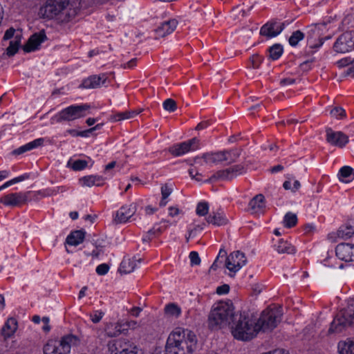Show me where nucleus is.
<instances>
[{"instance_id":"14","label":"nucleus","mask_w":354,"mask_h":354,"mask_svg":"<svg viewBox=\"0 0 354 354\" xmlns=\"http://www.w3.org/2000/svg\"><path fill=\"white\" fill-rule=\"evenodd\" d=\"M199 147V140L193 138L187 141L174 145L169 149V151L174 156H180L186 153L198 149Z\"/></svg>"},{"instance_id":"34","label":"nucleus","mask_w":354,"mask_h":354,"mask_svg":"<svg viewBox=\"0 0 354 354\" xmlns=\"http://www.w3.org/2000/svg\"><path fill=\"white\" fill-rule=\"evenodd\" d=\"M241 149H232L230 150L223 151L225 159L224 161H227L228 164L233 163L236 161L241 155Z\"/></svg>"},{"instance_id":"52","label":"nucleus","mask_w":354,"mask_h":354,"mask_svg":"<svg viewBox=\"0 0 354 354\" xmlns=\"http://www.w3.org/2000/svg\"><path fill=\"white\" fill-rule=\"evenodd\" d=\"M171 192L172 189L167 184H165L161 187V194L163 198H167Z\"/></svg>"},{"instance_id":"43","label":"nucleus","mask_w":354,"mask_h":354,"mask_svg":"<svg viewBox=\"0 0 354 354\" xmlns=\"http://www.w3.org/2000/svg\"><path fill=\"white\" fill-rule=\"evenodd\" d=\"M209 211V204L207 202H199L197 204L196 213L200 216H204L207 214Z\"/></svg>"},{"instance_id":"64","label":"nucleus","mask_w":354,"mask_h":354,"mask_svg":"<svg viewBox=\"0 0 354 354\" xmlns=\"http://www.w3.org/2000/svg\"><path fill=\"white\" fill-rule=\"evenodd\" d=\"M283 169V167L281 165H277L272 167L270 169V171L272 173H277V172L282 171Z\"/></svg>"},{"instance_id":"23","label":"nucleus","mask_w":354,"mask_h":354,"mask_svg":"<svg viewBox=\"0 0 354 354\" xmlns=\"http://www.w3.org/2000/svg\"><path fill=\"white\" fill-rule=\"evenodd\" d=\"M206 221L208 223L217 226L225 225L228 223V219L221 208H218L216 211H212L206 218Z\"/></svg>"},{"instance_id":"44","label":"nucleus","mask_w":354,"mask_h":354,"mask_svg":"<svg viewBox=\"0 0 354 354\" xmlns=\"http://www.w3.org/2000/svg\"><path fill=\"white\" fill-rule=\"evenodd\" d=\"M68 165H71V167L74 171H81L87 167L88 162L84 160L78 159L73 161L72 164L71 163V161H68Z\"/></svg>"},{"instance_id":"21","label":"nucleus","mask_w":354,"mask_h":354,"mask_svg":"<svg viewBox=\"0 0 354 354\" xmlns=\"http://www.w3.org/2000/svg\"><path fill=\"white\" fill-rule=\"evenodd\" d=\"M106 80V74L102 73L99 75H93L82 80L79 86L80 88L93 89L104 84Z\"/></svg>"},{"instance_id":"61","label":"nucleus","mask_w":354,"mask_h":354,"mask_svg":"<svg viewBox=\"0 0 354 354\" xmlns=\"http://www.w3.org/2000/svg\"><path fill=\"white\" fill-rule=\"evenodd\" d=\"M189 174L190 176L192 178H195L196 180L200 181L201 179L196 178V176L200 175L197 171H196L194 169H189Z\"/></svg>"},{"instance_id":"40","label":"nucleus","mask_w":354,"mask_h":354,"mask_svg":"<svg viewBox=\"0 0 354 354\" xmlns=\"http://www.w3.org/2000/svg\"><path fill=\"white\" fill-rule=\"evenodd\" d=\"M297 223V216L295 214L288 212L283 217V224L287 228H291Z\"/></svg>"},{"instance_id":"53","label":"nucleus","mask_w":354,"mask_h":354,"mask_svg":"<svg viewBox=\"0 0 354 354\" xmlns=\"http://www.w3.org/2000/svg\"><path fill=\"white\" fill-rule=\"evenodd\" d=\"M230 291V286L227 284H223L218 286L216 288V293L218 295H225Z\"/></svg>"},{"instance_id":"5","label":"nucleus","mask_w":354,"mask_h":354,"mask_svg":"<svg viewBox=\"0 0 354 354\" xmlns=\"http://www.w3.org/2000/svg\"><path fill=\"white\" fill-rule=\"evenodd\" d=\"M81 344V339L73 334L63 336L61 339H49L44 345V354H69L72 347Z\"/></svg>"},{"instance_id":"25","label":"nucleus","mask_w":354,"mask_h":354,"mask_svg":"<svg viewBox=\"0 0 354 354\" xmlns=\"http://www.w3.org/2000/svg\"><path fill=\"white\" fill-rule=\"evenodd\" d=\"M44 139L42 138H37L31 141L24 145L19 147V148L13 150L12 154L15 156L21 155L28 151L35 149L44 144Z\"/></svg>"},{"instance_id":"2","label":"nucleus","mask_w":354,"mask_h":354,"mask_svg":"<svg viewBox=\"0 0 354 354\" xmlns=\"http://www.w3.org/2000/svg\"><path fill=\"white\" fill-rule=\"evenodd\" d=\"M39 13L45 19L57 17L62 22L67 23L76 16L77 10L70 4L69 0H47Z\"/></svg>"},{"instance_id":"54","label":"nucleus","mask_w":354,"mask_h":354,"mask_svg":"<svg viewBox=\"0 0 354 354\" xmlns=\"http://www.w3.org/2000/svg\"><path fill=\"white\" fill-rule=\"evenodd\" d=\"M205 224L202 223L201 225H196L193 229L189 230V236H194L196 235L198 231H202L204 229Z\"/></svg>"},{"instance_id":"27","label":"nucleus","mask_w":354,"mask_h":354,"mask_svg":"<svg viewBox=\"0 0 354 354\" xmlns=\"http://www.w3.org/2000/svg\"><path fill=\"white\" fill-rule=\"evenodd\" d=\"M142 109H136V110H130V111H126L123 112H117V113H113L112 115H111V120H112L114 122H118L123 120H127L131 119L138 115Z\"/></svg>"},{"instance_id":"46","label":"nucleus","mask_w":354,"mask_h":354,"mask_svg":"<svg viewBox=\"0 0 354 354\" xmlns=\"http://www.w3.org/2000/svg\"><path fill=\"white\" fill-rule=\"evenodd\" d=\"M330 115L339 120L346 117L345 110L340 106H335L330 111Z\"/></svg>"},{"instance_id":"48","label":"nucleus","mask_w":354,"mask_h":354,"mask_svg":"<svg viewBox=\"0 0 354 354\" xmlns=\"http://www.w3.org/2000/svg\"><path fill=\"white\" fill-rule=\"evenodd\" d=\"M189 257L190 259L191 265L198 266L201 263V258L197 252L192 251L189 253Z\"/></svg>"},{"instance_id":"4","label":"nucleus","mask_w":354,"mask_h":354,"mask_svg":"<svg viewBox=\"0 0 354 354\" xmlns=\"http://www.w3.org/2000/svg\"><path fill=\"white\" fill-rule=\"evenodd\" d=\"M234 310L230 300L220 301L215 304L208 317V327L214 330L230 324L235 315Z\"/></svg>"},{"instance_id":"31","label":"nucleus","mask_w":354,"mask_h":354,"mask_svg":"<svg viewBox=\"0 0 354 354\" xmlns=\"http://www.w3.org/2000/svg\"><path fill=\"white\" fill-rule=\"evenodd\" d=\"M338 175L341 181L351 182L354 178V169L349 166H344L339 169Z\"/></svg>"},{"instance_id":"22","label":"nucleus","mask_w":354,"mask_h":354,"mask_svg":"<svg viewBox=\"0 0 354 354\" xmlns=\"http://www.w3.org/2000/svg\"><path fill=\"white\" fill-rule=\"evenodd\" d=\"M178 21L176 19H170L160 24L156 29L157 36L164 37L173 32L176 28Z\"/></svg>"},{"instance_id":"12","label":"nucleus","mask_w":354,"mask_h":354,"mask_svg":"<svg viewBox=\"0 0 354 354\" xmlns=\"http://www.w3.org/2000/svg\"><path fill=\"white\" fill-rule=\"evenodd\" d=\"M110 354H138V348L127 339H118L109 345Z\"/></svg>"},{"instance_id":"11","label":"nucleus","mask_w":354,"mask_h":354,"mask_svg":"<svg viewBox=\"0 0 354 354\" xmlns=\"http://www.w3.org/2000/svg\"><path fill=\"white\" fill-rule=\"evenodd\" d=\"M333 49L340 53L354 50V30L346 31L340 35L333 44Z\"/></svg>"},{"instance_id":"50","label":"nucleus","mask_w":354,"mask_h":354,"mask_svg":"<svg viewBox=\"0 0 354 354\" xmlns=\"http://www.w3.org/2000/svg\"><path fill=\"white\" fill-rule=\"evenodd\" d=\"M104 315V314L103 312L99 311V310H95L93 312V313L91 314L90 317H91V321L94 324H97L100 322V320L103 317Z\"/></svg>"},{"instance_id":"56","label":"nucleus","mask_w":354,"mask_h":354,"mask_svg":"<svg viewBox=\"0 0 354 354\" xmlns=\"http://www.w3.org/2000/svg\"><path fill=\"white\" fill-rule=\"evenodd\" d=\"M295 82V80L290 77L283 78L280 80L281 86H287L293 84Z\"/></svg>"},{"instance_id":"62","label":"nucleus","mask_w":354,"mask_h":354,"mask_svg":"<svg viewBox=\"0 0 354 354\" xmlns=\"http://www.w3.org/2000/svg\"><path fill=\"white\" fill-rule=\"evenodd\" d=\"M142 309L140 307H133L131 310V313L134 317H138Z\"/></svg>"},{"instance_id":"38","label":"nucleus","mask_w":354,"mask_h":354,"mask_svg":"<svg viewBox=\"0 0 354 354\" xmlns=\"http://www.w3.org/2000/svg\"><path fill=\"white\" fill-rule=\"evenodd\" d=\"M136 266L135 259L123 260L120 264V272L125 274L133 272Z\"/></svg>"},{"instance_id":"18","label":"nucleus","mask_w":354,"mask_h":354,"mask_svg":"<svg viewBox=\"0 0 354 354\" xmlns=\"http://www.w3.org/2000/svg\"><path fill=\"white\" fill-rule=\"evenodd\" d=\"M47 40V37L44 30H40L32 35L26 44L23 46V50L26 53L35 51L39 48L41 43Z\"/></svg>"},{"instance_id":"57","label":"nucleus","mask_w":354,"mask_h":354,"mask_svg":"<svg viewBox=\"0 0 354 354\" xmlns=\"http://www.w3.org/2000/svg\"><path fill=\"white\" fill-rule=\"evenodd\" d=\"M30 178V174L25 173L23 175H21L18 177L14 178L13 181H15V183H17L19 182H21L23 180H27Z\"/></svg>"},{"instance_id":"47","label":"nucleus","mask_w":354,"mask_h":354,"mask_svg":"<svg viewBox=\"0 0 354 354\" xmlns=\"http://www.w3.org/2000/svg\"><path fill=\"white\" fill-rule=\"evenodd\" d=\"M252 66L253 68H259L261 64L262 63L263 60V57L259 55H253L250 57Z\"/></svg>"},{"instance_id":"35","label":"nucleus","mask_w":354,"mask_h":354,"mask_svg":"<svg viewBox=\"0 0 354 354\" xmlns=\"http://www.w3.org/2000/svg\"><path fill=\"white\" fill-rule=\"evenodd\" d=\"M354 234V227L351 225L341 226L337 232V235L342 239H348Z\"/></svg>"},{"instance_id":"30","label":"nucleus","mask_w":354,"mask_h":354,"mask_svg":"<svg viewBox=\"0 0 354 354\" xmlns=\"http://www.w3.org/2000/svg\"><path fill=\"white\" fill-rule=\"evenodd\" d=\"M22 35L21 33H17L15 36V39L10 41L8 47L6 48V54L9 57L15 55L21 45Z\"/></svg>"},{"instance_id":"15","label":"nucleus","mask_w":354,"mask_h":354,"mask_svg":"<svg viewBox=\"0 0 354 354\" xmlns=\"http://www.w3.org/2000/svg\"><path fill=\"white\" fill-rule=\"evenodd\" d=\"M247 263V258L243 252L235 251L225 259V267L231 272H236Z\"/></svg>"},{"instance_id":"49","label":"nucleus","mask_w":354,"mask_h":354,"mask_svg":"<svg viewBox=\"0 0 354 354\" xmlns=\"http://www.w3.org/2000/svg\"><path fill=\"white\" fill-rule=\"evenodd\" d=\"M109 266L107 263H102L97 266L96 268V272L98 275H104L106 274L109 270Z\"/></svg>"},{"instance_id":"63","label":"nucleus","mask_w":354,"mask_h":354,"mask_svg":"<svg viewBox=\"0 0 354 354\" xmlns=\"http://www.w3.org/2000/svg\"><path fill=\"white\" fill-rule=\"evenodd\" d=\"M208 126V122L207 121H203V122H201L200 123H198L196 127V130H201V129H204L205 128H207Z\"/></svg>"},{"instance_id":"3","label":"nucleus","mask_w":354,"mask_h":354,"mask_svg":"<svg viewBox=\"0 0 354 354\" xmlns=\"http://www.w3.org/2000/svg\"><path fill=\"white\" fill-rule=\"evenodd\" d=\"M232 333L238 340L249 341L256 336V322L248 312L235 313L231 322Z\"/></svg>"},{"instance_id":"28","label":"nucleus","mask_w":354,"mask_h":354,"mask_svg":"<svg viewBox=\"0 0 354 354\" xmlns=\"http://www.w3.org/2000/svg\"><path fill=\"white\" fill-rule=\"evenodd\" d=\"M82 186L91 187L93 185L101 186L104 183V178L101 176H86L80 178Z\"/></svg>"},{"instance_id":"32","label":"nucleus","mask_w":354,"mask_h":354,"mask_svg":"<svg viewBox=\"0 0 354 354\" xmlns=\"http://www.w3.org/2000/svg\"><path fill=\"white\" fill-rule=\"evenodd\" d=\"M276 250L279 254H294L295 248L290 243L283 239H280L278 243L275 245Z\"/></svg>"},{"instance_id":"1","label":"nucleus","mask_w":354,"mask_h":354,"mask_svg":"<svg viewBox=\"0 0 354 354\" xmlns=\"http://www.w3.org/2000/svg\"><path fill=\"white\" fill-rule=\"evenodd\" d=\"M198 340L195 333L188 329L176 328L167 339L162 354H193L198 348Z\"/></svg>"},{"instance_id":"33","label":"nucleus","mask_w":354,"mask_h":354,"mask_svg":"<svg viewBox=\"0 0 354 354\" xmlns=\"http://www.w3.org/2000/svg\"><path fill=\"white\" fill-rule=\"evenodd\" d=\"M223 156V151L206 153L203 155V158L206 163H218L224 161Z\"/></svg>"},{"instance_id":"55","label":"nucleus","mask_w":354,"mask_h":354,"mask_svg":"<svg viewBox=\"0 0 354 354\" xmlns=\"http://www.w3.org/2000/svg\"><path fill=\"white\" fill-rule=\"evenodd\" d=\"M344 74L345 76H350L354 77V65L348 66L344 71Z\"/></svg>"},{"instance_id":"58","label":"nucleus","mask_w":354,"mask_h":354,"mask_svg":"<svg viewBox=\"0 0 354 354\" xmlns=\"http://www.w3.org/2000/svg\"><path fill=\"white\" fill-rule=\"evenodd\" d=\"M180 213V210L176 207L171 206L169 207V215L171 217H174L178 215Z\"/></svg>"},{"instance_id":"19","label":"nucleus","mask_w":354,"mask_h":354,"mask_svg":"<svg viewBox=\"0 0 354 354\" xmlns=\"http://www.w3.org/2000/svg\"><path fill=\"white\" fill-rule=\"evenodd\" d=\"M336 256L345 262L354 261V243H342L335 248Z\"/></svg>"},{"instance_id":"45","label":"nucleus","mask_w":354,"mask_h":354,"mask_svg":"<svg viewBox=\"0 0 354 354\" xmlns=\"http://www.w3.org/2000/svg\"><path fill=\"white\" fill-rule=\"evenodd\" d=\"M162 106L165 111L169 112H174L177 109L176 102L171 98L165 100L162 103Z\"/></svg>"},{"instance_id":"42","label":"nucleus","mask_w":354,"mask_h":354,"mask_svg":"<svg viewBox=\"0 0 354 354\" xmlns=\"http://www.w3.org/2000/svg\"><path fill=\"white\" fill-rule=\"evenodd\" d=\"M305 35L301 30H296L293 32L289 38V44L291 46H296L299 41L304 38Z\"/></svg>"},{"instance_id":"10","label":"nucleus","mask_w":354,"mask_h":354,"mask_svg":"<svg viewBox=\"0 0 354 354\" xmlns=\"http://www.w3.org/2000/svg\"><path fill=\"white\" fill-rule=\"evenodd\" d=\"M245 172V168L243 165H235L225 169L216 171L205 182L213 183L216 180H231Z\"/></svg>"},{"instance_id":"8","label":"nucleus","mask_w":354,"mask_h":354,"mask_svg":"<svg viewBox=\"0 0 354 354\" xmlns=\"http://www.w3.org/2000/svg\"><path fill=\"white\" fill-rule=\"evenodd\" d=\"M87 104L71 105L53 116L50 122L53 124L71 122L86 115V112L90 109Z\"/></svg>"},{"instance_id":"41","label":"nucleus","mask_w":354,"mask_h":354,"mask_svg":"<svg viewBox=\"0 0 354 354\" xmlns=\"http://www.w3.org/2000/svg\"><path fill=\"white\" fill-rule=\"evenodd\" d=\"M165 313L167 315L178 317L181 314L180 308L176 304L171 303L167 304L165 308Z\"/></svg>"},{"instance_id":"9","label":"nucleus","mask_w":354,"mask_h":354,"mask_svg":"<svg viewBox=\"0 0 354 354\" xmlns=\"http://www.w3.org/2000/svg\"><path fill=\"white\" fill-rule=\"evenodd\" d=\"M87 104L71 105L53 116L50 122L53 124L71 122L86 115V112L90 109Z\"/></svg>"},{"instance_id":"51","label":"nucleus","mask_w":354,"mask_h":354,"mask_svg":"<svg viewBox=\"0 0 354 354\" xmlns=\"http://www.w3.org/2000/svg\"><path fill=\"white\" fill-rule=\"evenodd\" d=\"M18 32H16V30L14 28H10L9 29H8L4 35H3V39L4 40H8V39H10L12 38H13V39H15V36L17 34Z\"/></svg>"},{"instance_id":"17","label":"nucleus","mask_w":354,"mask_h":354,"mask_svg":"<svg viewBox=\"0 0 354 354\" xmlns=\"http://www.w3.org/2000/svg\"><path fill=\"white\" fill-rule=\"evenodd\" d=\"M326 141L331 145L344 147L348 142V137L342 131H334L331 128L326 130Z\"/></svg>"},{"instance_id":"16","label":"nucleus","mask_w":354,"mask_h":354,"mask_svg":"<svg viewBox=\"0 0 354 354\" xmlns=\"http://www.w3.org/2000/svg\"><path fill=\"white\" fill-rule=\"evenodd\" d=\"M30 192H15L0 198V203L6 206H21L28 201V195Z\"/></svg>"},{"instance_id":"60","label":"nucleus","mask_w":354,"mask_h":354,"mask_svg":"<svg viewBox=\"0 0 354 354\" xmlns=\"http://www.w3.org/2000/svg\"><path fill=\"white\" fill-rule=\"evenodd\" d=\"M91 133H92L91 129H86L84 131H78V136H80V137L86 138V137H88Z\"/></svg>"},{"instance_id":"20","label":"nucleus","mask_w":354,"mask_h":354,"mask_svg":"<svg viewBox=\"0 0 354 354\" xmlns=\"http://www.w3.org/2000/svg\"><path fill=\"white\" fill-rule=\"evenodd\" d=\"M137 210V204L131 203L130 205H123L117 211L114 221L116 223H126L133 216Z\"/></svg>"},{"instance_id":"7","label":"nucleus","mask_w":354,"mask_h":354,"mask_svg":"<svg viewBox=\"0 0 354 354\" xmlns=\"http://www.w3.org/2000/svg\"><path fill=\"white\" fill-rule=\"evenodd\" d=\"M282 315L281 306L269 307L264 310L256 322L257 333L261 330L263 332L272 330L281 322Z\"/></svg>"},{"instance_id":"36","label":"nucleus","mask_w":354,"mask_h":354,"mask_svg":"<svg viewBox=\"0 0 354 354\" xmlns=\"http://www.w3.org/2000/svg\"><path fill=\"white\" fill-rule=\"evenodd\" d=\"M268 51L269 53V57L272 60H277L283 54V48L282 45L279 44H275L270 46Z\"/></svg>"},{"instance_id":"37","label":"nucleus","mask_w":354,"mask_h":354,"mask_svg":"<svg viewBox=\"0 0 354 354\" xmlns=\"http://www.w3.org/2000/svg\"><path fill=\"white\" fill-rule=\"evenodd\" d=\"M264 196L262 194H257L249 202L248 206L252 210L262 209L264 206Z\"/></svg>"},{"instance_id":"59","label":"nucleus","mask_w":354,"mask_h":354,"mask_svg":"<svg viewBox=\"0 0 354 354\" xmlns=\"http://www.w3.org/2000/svg\"><path fill=\"white\" fill-rule=\"evenodd\" d=\"M350 61L348 58L340 59L337 62V64L339 67L349 66Z\"/></svg>"},{"instance_id":"29","label":"nucleus","mask_w":354,"mask_h":354,"mask_svg":"<svg viewBox=\"0 0 354 354\" xmlns=\"http://www.w3.org/2000/svg\"><path fill=\"white\" fill-rule=\"evenodd\" d=\"M17 328V320L13 317L9 318L1 328V334L5 338L10 337Z\"/></svg>"},{"instance_id":"13","label":"nucleus","mask_w":354,"mask_h":354,"mask_svg":"<svg viewBox=\"0 0 354 354\" xmlns=\"http://www.w3.org/2000/svg\"><path fill=\"white\" fill-rule=\"evenodd\" d=\"M286 22L274 18L267 21L260 29L259 34L266 37L267 39H271L278 36L285 28Z\"/></svg>"},{"instance_id":"26","label":"nucleus","mask_w":354,"mask_h":354,"mask_svg":"<svg viewBox=\"0 0 354 354\" xmlns=\"http://www.w3.org/2000/svg\"><path fill=\"white\" fill-rule=\"evenodd\" d=\"M85 234L84 230L71 232L66 237V243L70 245L77 246L84 241Z\"/></svg>"},{"instance_id":"24","label":"nucleus","mask_w":354,"mask_h":354,"mask_svg":"<svg viewBox=\"0 0 354 354\" xmlns=\"http://www.w3.org/2000/svg\"><path fill=\"white\" fill-rule=\"evenodd\" d=\"M314 35H316L317 36H319V31L317 30V27L315 26L314 28L310 30V32H308V36H307V43L308 45L309 50H306V52L308 55L313 54L315 51L313 50L314 48H318L320 46H322L324 41L326 39H329L330 38V36L326 37L324 38H320L319 40V42L317 44L313 43V36Z\"/></svg>"},{"instance_id":"6","label":"nucleus","mask_w":354,"mask_h":354,"mask_svg":"<svg viewBox=\"0 0 354 354\" xmlns=\"http://www.w3.org/2000/svg\"><path fill=\"white\" fill-rule=\"evenodd\" d=\"M354 326V299H350L346 308L335 317L328 330L329 333H339L349 326Z\"/></svg>"},{"instance_id":"39","label":"nucleus","mask_w":354,"mask_h":354,"mask_svg":"<svg viewBox=\"0 0 354 354\" xmlns=\"http://www.w3.org/2000/svg\"><path fill=\"white\" fill-rule=\"evenodd\" d=\"M338 350L339 354H354V343L351 341L339 342Z\"/></svg>"}]
</instances>
